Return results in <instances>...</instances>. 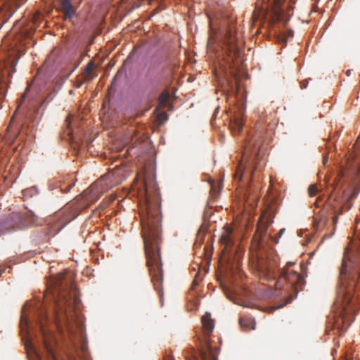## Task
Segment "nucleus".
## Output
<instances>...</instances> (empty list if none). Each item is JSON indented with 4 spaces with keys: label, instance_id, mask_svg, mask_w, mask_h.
<instances>
[{
    "label": "nucleus",
    "instance_id": "nucleus-1",
    "mask_svg": "<svg viewBox=\"0 0 360 360\" xmlns=\"http://www.w3.org/2000/svg\"><path fill=\"white\" fill-rule=\"evenodd\" d=\"M144 188L146 214L141 217V224L146 264L154 288L158 291L160 296H162L163 274L160 253L161 215L158 189L153 179H144Z\"/></svg>",
    "mask_w": 360,
    "mask_h": 360
},
{
    "label": "nucleus",
    "instance_id": "nucleus-2",
    "mask_svg": "<svg viewBox=\"0 0 360 360\" xmlns=\"http://www.w3.org/2000/svg\"><path fill=\"white\" fill-rule=\"evenodd\" d=\"M360 279V241L344 253L339 274L338 297L335 302L337 316L329 319L326 331L341 335L349 325V317L357 310L353 304V292Z\"/></svg>",
    "mask_w": 360,
    "mask_h": 360
},
{
    "label": "nucleus",
    "instance_id": "nucleus-3",
    "mask_svg": "<svg viewBox=\"0 0 360 360\" xmlns=\"http://www.w3.org/2000/svg\"><path fill=\"white\" fill-rule=\"evenodd\" d=\"M272 135V129L266 128L262 121L255 125L254 135L246 143L242 160L239 161L234 179L240 181L244 172H249L252 176L260 162V153L263 144L267 143Z\"/></svg>",
    "mask_w": 360,
    "mask_h": 360
},
{
    "label": "nucleus",
    "instance_id": "nucleus-4",
    "mask_svg": "<svg viewBox=\"0 0 360 360\" xmlns=\"http://www.w3.org/2000/svg\"><path fill=\"white\" fill-rule=\"evenodd\" d=\"M58 297L55 301V318L59 327L63 325L70 328L77 316L80 300L73 283L63 285V276H60L56 283Z\"/></svg>",
    "mask_w": 360,
    "mask_h": 360
},
{
    "label": "nucleus",
    "instance_id": "nucleus-5",
    "mask_svg": "<svg viewBox=\"0 0 360 360\" xmlns=\"http://www.w3.org/2000/svg\"><path fill=\"white\" fill-rule=\"evenodd\" d=\"M202 323L204 333L206 336H210L214 328L213 320L210 314H205L202 317ZM218 348L212 347L210 339L206 337L200 349V359L197 356V352L193 347H190L185 351L186 360H217Z\"/></svg>",
    "mask_w": 360,
    "mask_h": 360
},
{
    "label": "nucleus",
    "instance_id": "nucleus-6",
    "mask_svg": "<svg viewBox=\"0 0 360 360\" xmlns=\"http://www.w3.org/2000/svg\"><path fill=\"white\" fill-rule=\"evenodd\" d=\"M121 175V169H117L102 176L89 188L82 193V197L86 198L91 202L97 200L103 193L122 181Z\"/></svg>",
    "mask_w": 360,
    "mask_h": 360
},
{
    "label": "nucleus",
    "instance_id": "nucleus-7",
    "mask_svg": "<svg viewBox=\"0 0 360 360\" xmlns=\"http://www.w3.org/2000/svg\"><path fill=\"white\" fill-rule=\"evenodd\" d=\"M221 35L223 60L231 68L234 60L240 56L239 39L232 27L222 31Z\"/></svg>",
    "mask_w": 360,
    "mask_h": 360
},
{
    "label": "nucleus",
    "instance_id": "nucleus-8",
    "mask_svg": "<svg viewBox=\"0 0 360 360\" xmlns=\"http://www.w3.org/2000/svg\"><path fill=\"white\" fill-rule=\"evenodd\" d=\"M38 216L32 211H27L25 213L15 212L12 213L1 224L0 234L4 233L8 231L22 229L30 225L37 224Z\"/></svg>",
    "mask_w": 360,
    "mask_h": 360
},
{
    "label": "nucleus",
    "instance_id": "nucleus-9",
    "mask_svg": "<svg viewBox=\"0 0 360 360\" xmlns=\"http://www.w3.org/2000/svg\"><path fill=\"white\" fill-rule=\"evenodd\" d=\"M36 94L32 91L31 85H29L26 89L25 93L22 96L21 101L18 106L17 110H19L20 108H25L27 111H29L30 108L35 109L36 110H39V112L43 115V111L40 110V108L42 107L45 103H49L51 101L56 95V91L55 90L50 92L46 97L43 100L41 105L38 106L34 101V96ZM43 109L42 110H44Z\"/></svg>",
    "mask_w": 360,
    "mask_h": 360
},
{
    "label": "nucleus",
    "instance_id": "nucleus-10",
    "mask_svg": "<svg viewBox=\"0 0 360 360\" xmlns=\"http://www.w3.org/2000/svg\"><path fill=\"white\" fill-rule=\"evenodd\" d=\"M285 283H287L290 287H292L296 293H297L300 290H302L304 285V280L300 274L295 271L283 269L279 278L276 282V289H281Z\"/></svg>",
    "mask_w": 360,
    "mask_h": 360
},
{
    "label": "nucleus",
    "instance_id": "nucleus-11",
    "mask_svg": "<svg viewBox=\"0 0 360 360\" xmlns=\"http://www.w3.org/2000/svg\"><path fill=\"white\" fill-rule=\"evenodd\" d=\"M275 216V210L271 206H268L262 213L257 223L255 238L258 239L259 243L263 240V237L267 231L268 227L273 223Z\"/></svg>",
    "mask_w": 360,
    "mask_h": 360
},
{
    "label": "nucleus",
    "instance_id": "nucleus-12",
    "mask_svg": "<svg viewBox=\"0 0 360 360\" xmlns=\"http://www.w3.org/2000/svg\"><path fill=\"white\" fill-rule=\"evenodd\" d=\"M41 117V113L39 112V110L30 108L29 111L25 113V120L22 123L18 136L21 137L24 133L26 134L32 133ZM15 138H18V136H15Z\"/></svg>",
    "mask_w": 360,
    "mask_h": 360
},
{
    "label": "nucleus",
    "instance_id": "nucleus-13",
    "mask_svg": "<svg viewBox=\"0 0 360 360\" xmlns=\"http://www.w3.org/2000/svg\"><path fill=\"white\" fill-rule=\"evenodd\" d=\"M231 113L229 128L233 134H238L243 127V109L241 107H237Z\"/></svg>",
    "mask_w": 360,
    "mask_h": 360
},
{
    "label": "nucleus",
    "instance_id": "nucleus-14",
    "mask_svg": "<svg viewBox=\"0 0 360 360\" xmlns=\"http://www.w3.org/2000/svg\"><path fill=\"white\" fill-rule=\"evenodd\" d=\"M329 205L331 207V210L333 213V223L335 225L338 222V216L343 212L345 207H347V210H349L352 205V203L350 200H347L345 205L342 204V202L339 199H333L330 200Z\"/></svg>",
    "mask_w": 360,
    "mask_h": 360
},
{
    "label": "nucleus",
    "instance_id": "nucleus-15",
    "mask_svg": "<svg viewBox=\"0 0 360 360\" xmlns=\"http://www.w3.org/2000/svg\"><path fill=\"white\" fill-rule=\"evenodd\" d=\"M224 232L220 238L221 243L224 245L223 251L230 253L229 248L234 245V241L232 237V229L228 226H224Z\"/></svg>",
    "mask_w": 360,
    "mask_h": 360
},
{
    "label": "nucleus",
    "instance_id": "nucleus-16",
    "mask_svg": "<svg viewBox=\"0 0 360 360\" xmlns=\"http://www.w3.org/2000/svg\"><path fill=\"white\" fill-rule=\"evenodd\" d=\"M60 10L65 20H71L76 14L70 0H59Z\"/></svg>",
    "mask_w": 360,
    "mask_h": 360
},
{
    "label": "nucleus",
    "instance_id": "nucleus-17",
    "mask_svg": "<svg viewBox=\"0 0 360 360\" xmlns=\"http://www.w3.org/2000/svg\"><path fill=\"white\" fill-rule=\"evenodd\" d=\"M95 64L93 61H90L85 67L83 71V79L84 81L91 80L95 75H92V72L94 69Z\"/></svg>",
    "mask_w": 360,
    "mask_h": 360
},
{
    "label": "nucleus",
    "instance_id": "nucleus-18",
    "mask_svg": "<svg viewBox=\"0 0 360 360\" xmlns=\"http://www.w3.org/2000/svg\"><path fill=\"white\" fill-rule=\"evenodd\" d=\"M41 333L43 334V341H42V345L45 351L47 352V354L52 357L53 360H56L55 355L53 351V349L50 344L48 342L46 338H45L44 334V330L43 329L42 326H41Z\"/></svg>",
    "mask_w": 360,
    "mask_h": 360
},
{
    "label": "nucleus",
    "instance_id": "nucleus-19",
    "mask_svg": "<svg viewBox=\"0 0 360 360\" xmlns=\"http://www.w3.org/2000/svg\"><path fill=\"white\" fill-rule=\"evenodd\" d=\"M6 5V0H0V28L6 22V13L4 11V8Z\"/></svg>",
    "mask_w": 360,
    "mask_h": 360
},
{
    "label": "nucleus",
    "instance_id": "nucleus-20",
    "mask_svg": "<svg viewBox=\"0 0 360 360\" xmlns=\"http://www.w3.org/2000/svg\"><path fill=\"white\" fill-rule=\"evenodd\" d=\"M251 323L252 321L248 318L242 317L239 319V323L244 330H248Z\"/></svg>",
    "mask_w": 360,
    "mask_h": 360
},
{
    "label": "nucleus",
    "instance_id": "nucleus-21",
    "mask_svg": "<svg viewBox=\"0 0 360 360\" xmlns=\"http://www.w3.org/2000/svg\"><path fill=\"white\" fill-rule=\"evenodd\" d=\"M169 98V94L167 92H163L159 97V102L160 104L165 105L168 103Z\"/></svg>",
    "mask_w": 360,
    "mask_h": 360
},
{
    "label": "nucleus",
    "instance_id": "nucleus-22",
    "mask_svg": "<svg viewBox=\"0 0 360 360\" xmlns=\"http://www.w3.org/2000/svg\"><path fill=\"white\" fill-rule=\"evenodd\" d=\"M319 191V189L316 184L311 185L308 188V193L311 197L316 195Z\"/></svg>",
    "mask_w": 360,
    "mask_h": 360
},
{
    "label": "nucleus",
    "instance_id": "nucleus-23",
    "mask_svg": "<svg viewBox=\"0 0 360 360\" xmlns=\"http://www.w3.org/2000/svg\"><path fill=\"white\" fill-rule=\"evenodd\" d=\"M75 218V216H69L65 215L63 217V221H62V226L60 229H62L63 226H65L68 223H69L70 221H72Z\"/></svg>",
    "mask_w": 360,
    "mask_h": 360
},
{
    "label": "nucleus",
    "instance_id": "nucleus-24",
    "mask_svg": "<svg viewBox=\"0 0 360 360\" xmlns=\"http://www.w3.org/2000/svg\"><path fill=\"white\" fill-rule=\"evenodd\" d=\"M122 75H123V72H121V71H118V72L116 73L115 76L114 77V78H113V79H112V82H111V86H115V85L116 81H117L120 77H121L122 76Z\"/></svg>",
    "mask_w": 360,
    "mask_h": 360
},
{
    "label": "nucleus",
    "instance_id": "nucleus-25",
    "mask_svg": "<svg viewBox=\"0 0 360 360\" xmlns=\"http://www.w3.org/2000/svg\"><path fill=\"white\" fill-rule=\"evenodd\" d=\"M4 139L6 143L11 144L14 141L15 137L8 133Z\"/></svg>",
    "mask_w": 360,
    "mask_h": 360
},
{
    "label": "nucleus",
    "instance_id": "nucleus-26",
    "mask_svg": "<svg viewBox=\"0 0 360 360\" xmlns=\"http://www.w3.org/2000/svg\"><path fill=\"white\" fill-rule=\"evenodd\" d=\"M34 191V189L32 188H28V189H25V190L22 191V195L25 197H27V196H29L30 195H32Z\"/></svg>",
    "mask_w": 360,
    "mask_h": 360
},
{
    "label": "nucleus",
    "instance_id": "nucleus-27",
    "mask_svg": "<svg viewBox=\"0 0 360 360\" xmlns=\"http://www.w3.org/2000/svg\"><path fill=\"white\" fill-rule=\"evenodd\" d=\"M30 345H31V347L34 349L36 355L37 356V357L39 358V360H42L41 359V356H40V354L38 353V352L37 351V349L32 346V345L31 343H30Z\"/></svg>",
    "mask_w": 360,
    "mask_h": 360
},
{
    "label": "nucleus",
    "instance_id": "nucleus-28",
    "mask_svg": "<svg viewBox=\"0 0 360 360\" xmlns=\"http://www.w3.org/2000/svg\"><path fill=\"white\" fill-rule=\"evenodd\" d=\"M73 186L74 184H70L68 187L65 188H61V190L64 192H68Z\"/></svg>",
    "mask_w": 360,
    "mask_h": 360
},
{
    "label": "nucleus",
    "instance_id": "nucleus-29",
    "mask_svg": "<svg viewBox=\"0 0 360 360\" xmlns=\"http://www.w3.org/2000/svg\"><path fill=\"white\" fill-rule=\"evenodd\" d=\"M271 240L275 243H278V238H276V237H272V236H270Z\"/></svg>",
    "mask_w": 360,
    "mask_h": 360
},
{
    "label": "nucleus",
    "instance_id": "nucleus-30",
    "mask_svg": "<svg viewBox=\"0 0 360 360\" xmlns=\"http://www.w3.org/2000/svg\"><path fill=\"white\" fill-rule=\"evenodd\" d=\"M285 232V229H281L280 231H279V237H281Z\"/></svg>",
    "mask_w": 360,
    "mask_h": 360
},
{
    "label": "nucleus",
    "instance_id": "nucleus-31",
    "mask_svg": "<svg viewBox=\"0 0 360 360\" xmlns=\"http://www.w3.org/2000/svg\"><path fill=\"white\" fill-rule=\"evenodd\" d=\"M359 193V190L354 191L352 197H355Z\"/></svg>",
    "mask_w": 360,
    "mask_h": 360
},
{
    "label": "nucleus",
    "instance_id": "nucleus-32",
    "mask_svg": "<svg viewBox=\"0 0 360 360\" xmlns=\"http://www.w3.org/2000/svg\"><path fill=\"white\" fill-rule=\"evenodd\" d=\"M23 321H24V316H23V315H22V316H21V323H20V324H21V328H22V327H23V326H22Z\"/></svg>",
    "mask_w": 360,
    "mask_h": 360
},
{
    "label": "nucleus",
    "instance_id": "nucleus-33",
    "mask_svg": "<svg viewBox=\"0 0 360 360\" xmlns=\"http://www.w3.org/2000/svg\"><path fill=\"white\" fill-rule=\"evenodd\" d=\"M5 271L4 269H0V276L1 275L2 273H4Z\"/></svg>",
    "mask_w": 360,
    "mask_h": 360
},
{
    "label": "nucleus",
    "instance_id": "nucleus-34",
    "mask_svg": "<svg viewBox=\"0 0 360 360\" xmlns=\"http://www.w3.org/2000/svg\"><path fill=\"white\" fill-rule=\"evenodd\" d=\"M349 75H350V70H348V71L347 72V76H349Z\"/></svg>",
    "mask_w": 360,
    "mask_h": 360
},
{
    "label": "nucleus",
    "instance_id": "nucleus-35",
    "mask_svg": "<svg viewBox=\"0 0 360 360\" xmlns=\"http://www.w3.org/2000/svg\"><path fill=\"white\" fill-rule=\"evenodd\" d=\"M165 360H174L172 358H170V357H168L167 359Z\"/></svg>",
    "mask_w": 360,
    "mask_h": 360
},
{
    "label": "nucleus",
    "instance_id": "nucleus-36",
    "mask_svg": "<svg viewBox=\"0 0 360 360\" xmlns=\"http://www.w3.org/2000/svg\"><path fill=\"white\" fill-rule=\"evenodd\" d=\"M306 87H307L306 84H304V86H302V88H306Z\"/></svg>",
    "mask_w": 360,
    "mask_h": 360
},
{
    "label": "nucleus",
    "instance_id": "nucleus-37",
    "mask_svg": "<svg viewBox=\"0 0 360 360\" xmlns=\"http://www.w3.org/2000/svg\"><path fill=\"white\" fill-rule=\"evenodd\" d=\"M25 326L27 325V323L26 320H25Z\"/></svg>",
    "mask_w": 360,
    "mask_h": 360
},
{
    "label": "nucleus",
    "instance_id": "nucleus-38",
    "mask_svg": "<svg viewBox=\"0 0 360 360\" xmlns=\"http://www.w3.org/2000/svg\"><path fill=\"white\" fill-rule=\"evenodd\" d=\"M13 178H15V179L16 178L15 174L13 175Z\"/></svg>",
    "mask_w": 360,
    "mask_h": 360
}]
</instances>
